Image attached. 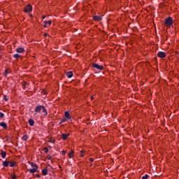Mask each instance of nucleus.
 I'll return each instance as SVG.
<instances>
[{"label": "nucleus", "instance_id": "obj_1", "mask_svg": "<svg viewBox=\"0 0 179 179\" xmlns=\"http://www.w3.org/2000/svg\"><path fill=\"white\" fill-rule=\"evenodd\" d=\"M164 24L166 27H171V26H173V18L171 17L166 18Z\"/></svg>", "mask_w": 179, "mask_h": 179}, {"label": "nucleus", "instance_id": "obj_2", "mask_svg": "<svg viewBox=\"0 0 179 179\" xmlns=\"http://www.w3.org/2000/svg\"><path fill=\"white\" fill-rule=\"evenodd\" d=\"M43 108H44V106L43 105L37 106L35 108L34 111H35V113H41V110H43Z\"/></svg>", "mask_w": 179, "mask_h": 179}, {"label": "nucleus", "instance_id": "obj_3", "mask_svg": "<svg viewBox=\"0 0 179 179\" xmlns=\"http://www.w3.org/2000/svg\"><path fill=\"white\" fill-rule=\"evenodd\" d=\"M33 10V7L31 5L28 4L27 6L24 7V12L27 13V12H31Z\"/></svg>", "mask_w": 179, "mask_h": 179}, {"label": "nucleus", "instance_id": "obj_4", "mask_svg": "<svg viewBox=\"0 0 179 179\" xmlns=\"http://www.w3.org/2000/svg\"><path fill=\"white\" fill-rule=\"evenodd\" d=\"M64 115H65V117L64 119L68 121V120H69L70 121H72V117H71V115L69 114V112L68 111H66L64 113Z\"/></svg>", "mask_w": 179, "mask_h": 179}, {"label": "nucleus", "instance_id": "obj_5", "mask_svg": "<svg viewBox=\"0 0 179 179\" xmlns=\"http://www.w3.org/2000/svg\"><path fill=\"white\" fill-rule=\"evenodd\" d=\"M93 68H96V69H99V71H103V66H100L98 64L94 63L92 64Z\"/></svg>", "mask_w": 179, "mask_h": 179}, {"label": "nucleus", "instance_id": "obj_6", "mask_svg": "<svg viewBox=\"0 0 179 179\" xmlns=\"http://www.w3.org/2000/svg\"><path fill=\"white\" fill-rule=\"evenodd\" d=\"M157 57L159 58H166V53L164 52H159L157 53Z\"/></svg>", "mask_w": 179, "mask_h": 179}, {"label": "nucleus", "instance_id": "obj_7", "mask_svg": "<svg viewBox=\"0 0 179 179\" xmlns=\"http://www.w3.org/2000/svg\"><path fill=\"white\" fill-rule=\"evenodd\" d=\"M102 17L99 15H95L93 17V20H95L96 22H100L101 20Z\"/></svg>", "mask_w": 179, "mask_h": 179}, {"label": "nucleus", "instance_id": "obj_8", "mask_svg": "<svg viewBox=\"0 0 179 179\" xmlns=\"http://www.w3.org/2000/svg\"><path fill=\"white\" fill-rule=\"evenodd\" d=\"M66 75L69 79H71V78L73 76V73L72 71H69L66 73Z\"/></svg>", "mask_w": 179, "mask_h": 179}, {"label": "nucleus", "instance_id": "obj_9", "mask_svg": "<svg viewBox=\"0 0 179 179\" xmlns=\"http://www.w3.org/2000/svg\"><path fill=\"white\" fill-rule=\"evenodd\" d=\"M43 176H47L48 174V169L47 168L42 170Z\"/></svg>", "mask_w": 179, "mask_h": 179}, {"label": "nucleus", "instance_id": "obj_10", "mask_svg": "<svg viewBox=\"0 0 179 179\" xmlns=\"http://www.w3.org/2000/svg\"><path fill=\"white\" fill-rule=\"evenodd\" d=\"M28 171H29V173H31V174H33V173H34L37 171V169L36 168H33V169H28Z\"/></svg>", "mask_w": 179, "mask_h": 179}, {"label": "nucleus", "instance_id": "obj_11", "mask_svg": "<svg viewBox=\"0 0 179 179\" xmlns=\"http://www.w3.org/2000/svg\"><path fill=\"white\" fill-rule=\"evenodd\" d=\"M0 127H2L4 129H6L8 128V125L5 122H1Z\"/></svg>", "mask_w": 179, "mask_h": 179}, {"label": "nucleus", "instance_id": "obj_12", "mask_svg": "<svg viewBox=\"0 0 179 179\" xmlns=\"http://www.w3.org/2000/svg\"><path fill=\"white\" fill-rule=\"evenodd\" d=\"M68 136H69V134H62V138L63 139V141H66V138H68Z\"/></svg>", "mask_w": 179, "mask_h": 179}, {"label": "nucleus", "instance_id": "obj_13", "mask_svg": "<svg viewBox=\"0 0 179 179\" xmlns=\"http://www.w3.org/2000/svg\"><path fill=\"white\" fill-rule=\"evenodd\" d=\"M9 166L10 167H15V166H16V162L15 161L9 162Z\"/></svg>", "mask_w": 179, "mask_h": 179}, {"label": "nucleus", "instance_id": "obj_14", "mask_svg": "<svg viewBox=\"0 0 179 179\" xmlns=\"http://www.w3.org/2000/svg\"><path fill=\"white\" fill-rule=\"evenodd\" d=\"M29 164L33 169H38V166H37L35 163L29 162Z\"/></svg>", "mask_w": 179, "mask_h": 179}, {"label": "nucleus", "instance_id": "obj_15", "mask_svg": "<svg viewBox=\"0 0 179 179\" xmlns=\"http://www.w3.org/2000/svg\"><path fill=\"white\" fill-rule=\"evenodd\" d=\"M28 122L30 127H33L34 125V120H33L32 119H29L28 120Z\"/></svg>", "mask_w": 179, "mask_h": 179}, {"label": "nucleus", "instance_id": "obj_16", "mask_svg": "<svg viewBox=\"0 0 179 179\" xmlns=\"http://www.w3.org/2000/svg\"><path fill=\"white\" fill-rule=\"evenodd\" d=\"M16 51L18 53H21V52H24V49L22 48H17Z\"/></svg>", "mask_w": 179, "mask_h": 179}, {"label": "nucleus", "instance_id": "obj_17", "mask_svg": "<svg viewBox=\"0 0 179 179\" xmlns=\"http://www.w3.org/2000/svg\"><path fill=\"white\" fill-rule=\"evenodd\" d=\"M1 157H2L3 159H5V158L6 157V152H5V151H3V150H1Z\"/></svg>", "mask_w": 179, "mask_h": 179}, {"label": "nucleus", "instance_id": "obj_18", "mask_svg": "<svg viewBox=\"0 0 179 179\" xmlns=\"http://www.w3.org/2000/svg\"><path fill=\"white\" fill-rule=\"evenodd\" d=\"M42 111L44 113L45 116L48 115V113H47V109L45 108V106H43V108L42 109Z\"/></svg>", "mask_w": 179, "mask_h": 179}, {"label": "nucleus", "instance_id": "obj_19", "mask_svg": "<svg viewBox=\"0 0 179 179\" xmlns=\"http://www.w3.org/2000/svg\"><path fill=\"white\" fill-rule=\"evenodd\" d=\"M3 166L4 167H8L9 166V161H4V162H3Z\"/></svg>", "mask_w": 179, "mask_h": 179}, {"label": "nucleus", "instance_id": "obj_20", "mask_svg": "<svg viewBox=\"0 0 179 179\" xmlns=\"http://www.w3.org/2000/svg\"><path fill=\"white\" fill-rule=\"evenodd\" d=\"M73 157V150H71V152L69 154V157H70V159H72Z\"/></svg>", "mask_w": 179, "mask_h": 179}, {"label": "nucleus", "instance_id": "obj_21", "mask_svg": "<svg viewBox=\"0 0 179 179\" xmlns=\"http://www.w3.org/2000/svg\"><path fill=\"white\" fill-rule=\"evenodd\" d=\"M29 138V137L27 136V135L25 134V135H24V136H22V141H27V138Z\"/></svg>", "mask_w": 179, "mask_h": 179}, {"label": "nucleus", "instance_id": "obj_22", "mask_svg": "<svg viewBox=\"0 0 179 179\" xmlns=\"http://www.w3.org/2000/svg\"><path fill=\"white\" fill-rule=\"evenodd\" d=\"M66 120H65V118H63L60 122L59 123V125H61V124H64V122H66Z\"/></svg>", "mask_w": 179, "mask_h": 179}, {"label": "nucleus", "instance_id": "obj_23", "mask_svg": "<svg viewBox=\"0 0 179 179\" xmlns=\"http://www.w3.org/2000/svg\"><path fill=\"white\" fill-rule=\"evenodd\" d=\"M13 57H14V58H20V55H19V54H15V55H13Z\"/></svg>", "mask_w": 179, "mask_h": 179}, {"label": "nucleus", "instance_id": "obj_24", "mask_svg": "<svg viewBox=\"0 0 179 179\" xmlns=\"http://www.w3.org/2000/svg\"><path fill=\"white\" fill-rule=\"evenodd\" d=\"M45 24H48L50 26V25H51V20L45 21Z\"/></svg>", "mask_w": 179, "mask_h": 179}, {"label": "nucleus", "instance_id": "obj_25", "mask_svg": "<svg viewBox=\"0 0 179 179\" xmlns=\"http://www.w3.org/2000/svg\"><path fill=\"white\" fill-rule=\"evenodd\" d=\"M11 178H12V179H17L16 175H15V174H11Z\"/></svg>", "mask_w": 179, "mask_h": 179}, {"label": "nucleus", "instance_id": "obj_26", "mask_svg": "<svg viewBox=\"0 0 179 179\" xmlns=\"http://www.w3.org/2000/svg\"><path fill=\"white\" fill-rule=\"evenodd\" d=\"M149 178V175H145L142 177V179H148Z\"/></svg>", "mask_w": 179, "mask_h": 179}, {"label": "nucleus", "instance_id": "obj_27", "mask_svg": "<svg viewBox=\"0 0 179 179\" xmlns=\"http://www.w3.org/2000/svg\"><path fill=\"white\" fill-rule=\"evenodd\" d=\"M5 117V115L0 112V118H3Z\"/></svg>", "mask_w": 179, "mask_h": 179}, {"label": "nucleus", "instance_id": "obj_28", "mask_svg": "<svg viewBox=\"0 0 179 179\" xmlns=\"http://www.w3.org/2000/svg\"><path fill=\"white\" fill-rule=\"evenodd\" d=\"M3 100H5V101H8V96H6V95L3 96Z\"/></svg>", "mask_w": 179, "mask_h": 179}, {"label": "nucleus", "instance_id": "obj_29", "mask_svg": "<svg viewBox=\"0 0 179 179\" xmlns=\"http://www.w3.org/2000/svg\"><path fill=\"white\" fill-rule=\"evenodd\" d=\"M45 153H48V148L46 147L44 148Z\"/></svg>", "mask_w": 179, "mask_h": 179}, {"label": "nucleus", "instance_id": "obj_30", "mask_svg": "<svg viewBox=\"0 0 179 179\" xmlns=\"http://www.w3.org/2000/svg\"><path fill=\"white\" fill-rule=\"evenodd\" d=\"M84 152H85V151H83V150H81V151H80V153H81L80 157H83V156H84V155H83Z\"/></svg>", "mask_w": 179, "mask_h": 179}, {"label": "nucleus", "instance_id": "obj_31", "mask_svg": "<svg viewBox=\"0 0 179 179\" xmlns=\"http://www.w3.org/2000/svg\"><path fill=\"white\" fill-rule=\"evenodd\" d=\"M62 155H63L64 156H65V155L66 154V152L63 150V151L62 152Z\"/></svg>", "mask_w": 179, "mask_h": 179}, {"label": "nucleus", "instance_id": "obj_32", "mask_svg": "<svg viewBox=\"0 0 179 179\" xmlns=\"http://www.w3.org/2000/svg\"><path fill=\"white\" fill-rule=\"evenodd\" d=\"M90 160L91 163H92V162H94V159L92 158H90Z\"/></svg>", "mask_w": 179, "mask_h": 179}, {"label": "nucleus", "instance_id": "obj_33", "mask_svg": "<svg viewBox=\"0 0 179 179\" xmlns=\"http://www.w3.org/2000/svg\"><path fill=\"white\" fill-rule=\"evenodd\" d=\"M5 72H6V73H5V76H6V75H7V73H8V71L6 70Z\"/></svg>", "mask_w": 179, "mask_h": 179}, {"label": "nucleus", "instance_id": "obj_34", "mask_svg": "<svg viewBox=\"0 0 179 179\" xmlns=\"http://www.w3.org/2000/svg\"><path fill=\"white\" fill-rule=\"evenodd\" d=\"M36 178H40V175L36 174Z\"/></svg>", "mask_w": 179, "mask_h": 179}, {"label": "nucleus", "instance_id": "obj_35", "mask_svg": "<svg viewBox=\"0 0 179 179\" xmlns=\"http://www.w3.org/2000/svg\"><path fill=\"white\" fill-rule=\"evenodd\" d=\"M42 19H45V15L42 16Z\"/></svg>", "mask_w": 179, "mask_h": 179}, {"label": "nucleus", "instance_id": "obj_36", "mask_svg": "<svg viewBox=\"0 0 179 179\" xmlns=\"http://www.w3.org/2000/svg\"><path fill=\"white\" fill-rule=\"evenodd\" d=\"M44 27H48L47 24H45H45H44Z\"/></svg>", "mask_w": 179, "mask_h": 179}, {"label": "nucleus", "instance_id": "obj_37", "mask_svg": "<svg viewBox=\"0 0 179 179\" xmlns=\"http://www.w3.org/2000/svg\"><path fill=\"white\" fill-rule=\"evenodd\" d=\"M27 85V83H24V86H26Z\"/></svg>", "mask_w": 179, "mask_h": 179}, {"label": "nucleus", "instance_id": "obj_38", "mask_svg": "<svg viewBox=\"0 0 179 179\" xmlns=\"http://www.w3.org/2000/svg\"><path fill=\"white\" fill-rule=\"evenodd\" d=\"M51 159H52V157H50L48 158V160H51Z\"/></svg>", "mask_w": 179, "mask_h": 179}, {"label": "nucleus", "instance_id": "obj_39", "mask_svg": "<svg viewBox=\"0 0 179 179\" xmlns=\"http://www.w3.org/2000/svg\"><path fill=\"white\" fill-rule=\"evenodd\" d=\"M93 99H94V97H93V96H91V100H93Z\"/></svg>", "mask_w": 179, "mask_h": 179}, {"label": "nucleus", "instance_id": "obj_40", "mask_svg": "<svg viewBox=\"0 0 179 179\" xmlns=\"http://www.w3.org/2000/svg\"><path fill=\"white\" fill-rule=\"evenodd\" d=\"M49 148H51V146H49Z\"/></svg>", "mask_w": 179, "mask_h": 179}, {"label": "nucleus", "instance_id": "obj_41", "mask_svg": "<svg viewBox=\"0 0 179 179\" xmlns=\"http://www.w3.org/2000/svg\"><path fill=\"white\" fill-rule=\"evenodd\" d=\"M51 179V178H50Z\"/></svg>", "mask_w": 179, "mask_h": 179}]
</instances>
